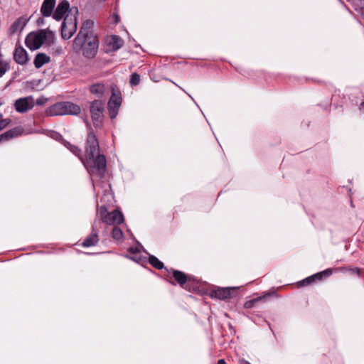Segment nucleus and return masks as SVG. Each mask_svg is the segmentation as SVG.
Masks as SVG:
<instances>
[{
    "label": "nucleus",
    "mask_w": 364,
    "mask_h": 364,
    "mask_svg": "<svg viewBox=\"0 0 364 364\" xmlns=\"http://www.w3.org/2000/svg\"><path fill=\"white\" fill-rule=\"evenodd\" d=\"M87 126L90 132L86 139L85 159L82 155V150L78 146L65 140L60 134H55L62 140L63 145L80 159L91 175L102 178L107 169L106 157L104 154H100L99 141L90 124L87 123Z\"/></svg>",
    "instance_id": "nucleus-1"
},
{
    "label": "nucleus",
    "mask_w": 364,
    "mask_h": 364,
    "mask_svg": "<svg viewBox=\"0 0 364 364\" xmlns=\"http://www.w3.org/2000/svg\"><path fill=\"white\" fill-rule=\"evenodd\" d=\"M73 50L81 53L85 58H94L98 51L99 40L96 35L76 36L73 43Z\"/></svg>",
    "instance_id": "nucleus-2"
},
{
    "label": "nucleus",
    "mask_w": 364,
    "mask_h": 364,
    "mask_svg": "<svg viewBox=\"0 0 364 364\" xmlns=\"http://www.w3.org/2000/svg\"><path fill=\"white\" fill-rule=\"evenodd\" d=\"M81 111L79 105L71 102H60L50 106L46 109L48 116H60V115H77Z\"/></svg>",
    "instance_id": "nucleus-3"
},
{
    "label": "nucleus",
    "mask_w": 364,
    "mask_h": 364,
    "mask_svg": "<svg viewBox=\"0 0 364 364\" xmlns=\"http://www.w3.org/2000/svg\"><path fill=\"white\" fill-rule=\"evenodd\" d=\"M78 10L75 9V14H67L61 25V37L65 40L70 39L77 30V14Z\"/></svg>",
    "instance_id": "nucleus-4"
},
{
    "label": "nucleus",
    "mask_w": 364,
    "mask_h": 364,
    "mask_svg": "<svg viewBox=\"0 0 364 364\" xmlns=\"http://www.w3.org/2000/svg\"><path fill=\"white\" fill-rule=\"evenodd\" d=\"M105 111V102L101 100H95L91 102L90 112L93 125L97 129H100L103 125Z\"/></svg>",
    "instance_id": "nucleus-5"
},
{
    "label": "nucleus",
    "mask_w": 364,
    "mask_h": 364,
    "mask_svg": "<svg viewBox=\"0 0 364 364\" xmlns=\"http://www.w3.org/2000/svg\"><path fill=\"white\" fill-rule=\"evenodd\" d=\"M45 31L41 29L36 32H31L25 39L26 46L31 50L40 48L45 42Z\"/></svg>",
    "instance_id": "nucleus-6"
},
{
    "label": "nucleus",
    "mask_w": 364,
    "mask_h": 364,
    "mask_svg": "<svg viewBox=\"0 0 364 364\" xmlns=\"http://www.w3.org/2000/svg\"><path fill=\"white\" fill-rule=\"evenodd\" d=\"M122 104V97L119 92L117 94L114 90H112V95L107 103L109 115L111 119H114L118 114L119 107Z\"/></svg>",
    "instance_id": "nucleus-7"
},
{
    "label": "nucleus",
    "mask_w": 364,
    "mask_h": 364,
    "mask_svg": "<svg viewBox=\"0 0 364 364\" xmlns=\"http://www.w3.org/2000/svg\"><path fill=\"white\" fill-rule=\"evenodd\" d=\"M165 269L168 272L167 277H169L171 274L174 279L173 281H169L170 284L172 285L178 284L182 288L186 287V284L188 282L189 278L184 272L173 269H168L165 268Z\"/></svg>",
    "instance_id": "nucleus-8"
},
{
    "label": "nucleus",
    "mask_w": 364,
    "mask_h": 364,
    "mask_svg": "<svg viewBox=\"0 0 364 364\" xmlns=\"http://www.w3.org/2000/svg\"><path fill=\"white\" fill-rule=\"evenodd\" d=\"M333 273V270L330 268L326 269L323 271L314 274L310 277L305 278L304 279L299 282L300 286H306L311 284L316 281H321L323 278L330 277Z\"/></svg>",
    "instance_id": "nucleus-9"
},
{
    "label": "nucleus",
    "mask_w": 364,
    "mask_h": 364,
    "mask_svg": "<svg viewBox=\"0 0 364 364\" xmlns=\"http://www.w3.org/2000/svg\"><path fill=\"white\" fill-rule=\"evenodd\" d=\"M237 293L235 288H218L211 291V296L220 300H225L235 296Z\"/></svg>",
    "instance_id": "nucleus-10"
},
{
    "label": "nucleus",
    "mask_w": 364,
    "mask_h": 364,
    "mask_svg": "<svg viewBox=\"0 0 364 364\" xmlns=\"http://www.w3.org/2000/svg\"><path fill=\"white\" fill-rule=\"evenodd\" d=\"M14 107L18 112L24 113L33 108V100L31 97L19 98L16 100Z\"/></svg>",
    "instance_id": "nucleus-11"
},
{
    "label": "nucleus",
    "mask_w": 364,
    "mask_h": 364,
    "mask_svg": "<svg viewBox=\"0 0 364 364\" xmlns=\"http://www.w3.org/2000/svg\"><path fill=\"white\" fill-rule=\"evenodd\" d=\"M67 12H68V14L71 12L70 4L67 0H63L60 1L55 8L53 14V18L56 21H60L64 17Z\"/></svg>",
    "instance_id": "nucleus-12"
},
{
    "label": "nucleus",
    "mask_w": 364,
    "mask_h": 364,
    "mask_svg": "<svg viewBox=\"0 0 364 364\" xmlns=\"http://www.w3.org/2000/svg\"><path fill=\"white\" fill-rule=\"evenodd\" d=\"M97 222L95 221L92 227V232L86 237L82 243L83 247L95 246L99 242V236L95 230Z\"/></svg>",
    "instance_id": "nucleus-13"
},
{
    "label": "nucleus",
    "mask_w": 364,
    "mask_h": 364,
    "mask_svg": "<svg viewBox=\"0 0 364 364\" xmlns=\"http://www.w3.org/2000/svg\"><path fill=\"white\" fill-rule=\"evenodd\" d=\"M14 59L19 65H25L28 61L27 51L21 46L16 47L14 53Z\"/></svg>",
    "instance_id": "nucleus-14"
},
{
    "label": "nucleus",
    "mask_w": 364,
    "mask_h": 364,
    "mask_svg": "<svg viewBox=\"0 0 364 364\" xmlns=\"http://www.w3.org/2000/svg\"><path fill=\"white\" fill-rule=\"evenodd\" d=\"M28 20L25 17L18 18L10 26L9 34L13 36L17 32H21L27 24Z\"/></svg>",
    "instance_id": "nucleus-15"
},
{
    "label": "nucleus",
    "mask_w": 364,
    "mask_h": 364,
    "mask_svg": "<svg viewBox=\"0 0 364 364\" xmlns=\"http://www.w3.org/2000/svg\"><path fill=\"white\" fill-rule=\"evenodd\" d=\"M55 0H44L41 7V13L43 17H49L52 15L55 6Z\"/></svg>",
    "instance_id": "nucleus-16"
},
{
    "label": "nucleus",
    "mask_w": 364,
    "mask_h": 364,
    "mask_svg": "<svg viewBox=\"0 0 364 364\" xmlns=\"http://www.w3.org/2000/svg\"><path fill=\"white\" fill-rule=\"evenodd\" d=\"M23 132V129L20 127H17L11 129L4 133L0 134V142L9 141L14 137L21 135Z\"/></svg>",
    "instance_id": "nucleus-17"
},
{
    "label": "nucleus",
    "mask_w": 364,
    "mask_h": 364,
    "mask_svg": "<svg viewBox=\"0 0 364 364\" xmlns=\"http://www.w3.org/2000/svg\"><path fill=\"white\" fill-rule=\"evenodd\" d=\"M94 26V22L92 20H86L82 25L78 33L77 36H89L91 35H95L94 31L92 30Z\"/></svg>",
    "instance_id": "nucleus-18"
},
{
    "label": "nucleus",
    "mask_w": 364,
    "mask_h": 364,
    "mask_svg": "<svg viewBox=\"0 0 364 364\" xmlns=\"http://www.w3.org/2000/svg\"><path fill=\"white\" fill-rule=\"evenodd\" d=\"M123 40L116 35L111 36L109 39L107 41V45L112 51L117 50L123 46Z\"/></svg>",
    "instance_id": "nucleus-19"
},
{
    "label": "nucleus",
    "mask_w": 364,
    "mask_h": 364,
    "mask_svg": "<svg viewBox=\"0 0 364 364\" xmlns=\"http://www.w3.org/2000/svg\"><path fill=\"white\" fill-rule=\"evenodd\" d=\"M50 61V58L45 53H38L34 59L33 64L36 68H41L44 64Z\"/></svg>",
    "instance_id": "nucleus-20"
},
{
    "label": "nucleus",
    "mask_w": 364,
    "mask_h": 364,
    "mask_svg": "<svg viewBox=\"0 0 364 364\" xmlns=\"http://www.w3.org/2000/svg\"><path fill=\"white\" fill-rule=\"evenodd\" d=\"M89 90L97 97H102L105 92V86L103 83H95L90 86Z\"/></svg>",
    "instance_id": "nucleus-21"
},
{
    "label": "nucleus",
    "mask_w": 364,
    "mask_h": 364,
    "mask_svg": "<svg viewBox=\"0 0 364 364\" xmlns=\"http://www.w3.org/2000/svg\"><path fill=\"white\" fill-rule=\"evenodd\" d=\"M112 224L119 225L124 221V215L122 213L116 209L111 212Z\"/></svg>",
    "instance_id": "nucleus-22"
},
{
    "label": "nucleus",
    "mask_w": 364,
    "mask_h": 364,
    "mask_svg": "<svg viewBox=\"0 0 364 364\" xmlns=\"http://www.w3.org/2000/svg\"><path fill=\"white\" fill-rule=\"evenodd\" d=\"M10 63L7 60H4L3 55L0 53V78L10 70Z\"/></svg>",
    "instance_id": "nucleus-23"
},
{
    "label": "nucleus",
    "mask_w": 364,
    "mask_h": 364,
    "mask_svg": "<svg viewBox=\"0 0 364 364\" xmlns=\"http://www.w3.org/2000/svg\"><path fill=\"white\" fill-rule=\"evenodd\" d=\"M149 264L156 268V269H162L164 267V263L161 262L154 255H149Z\"/></svg>",
    "instance_id": "nucleus-24"
},
{
    "label": "nucleus",
    "mask_w": 364,
    "mask_h": 364,
    "mask_svg": "<svg viewBox=\"0 0 364 364\" xmlns=\"http://www.w3.org/2000/svg\"><path fill=\"white\" fill-rule=\"evenodd\" d=\"M112 237L114 240H120L123 238L124 234L121 228L119 227L114 226L111 232Z\"/></svg>",
    "instance_id": "nucleus-25"
},
{
    "label": "nucleus",
    "mask_w": 364,
    "mask_h": 364,
    "mask_svg": "<svg viewBox=\"0 0 364 364\" xmlns=\"http://www.w3.org/2000/svg\"><path fill=\"white\" fill-rule=\"evenodd\" d=\"M42 31H45L46 32V37H45V43H47L48 45H50L53 43L55 40V33L52 31H50L49 28L46 29H41Z\"/></svg>",
    "instance_id": "nucleus-26"
},
{
    "label": "nucleus",
    "mask_w": 364,
    "mask_h": 364,
    "mask_svg": "<svg viewBox=\"0 0 364 364\" xmlns=\"http://www.w3.org/2000/svg\"><path fill=\"white\" fill-rule=\"evenodd\" d=\"M140 82V75L136 73H134L130 76L129 83L131 86H136Z\"/></svg>",
    "instance_id": "nucleus-27"
},
{
    "label": "nucleus",
    "mask_w": 364,
    "mask_h": 364,
    "mask_svg": "<svg viewBox=\"0 0 364 364\" xmlns=\"http://www.w3.org/2000/svg\"><path fill=\"white\" fill-rule=\"evenodd\" d=\"M263 299V297H257V298H255V299H250L249 301H247L245 304H244V307L245 309H252L255 306V305L260 300H262Z\"/></svg>",
    "instance_id": "nucleus-28"
},
{
    "label": "nucleus",
    "mask_w": 364,
    "mask_h": 364,
    "mask_svg": "<svg viewBox=\"0 0 364 364\" xmlns=\"http://www.w3.org/2000/svg\"><path fill=\"white\" fill-rule=\"evenodd\" d=\"M129 252L131 253V254H134L135 255L134 256H132V257H130V258L137 262H139V260L141 259V257L140 256H138L137 255V253H138V250L137 248H134V247H130L129 250Z\"/></svg>",
    "instance_id": "nucleus-29"
},
{
    "label": "nucleus",
    "mask_w": 364,
    "mask_h": 364,
    "mask_svg": "<svg viewBox=\"0 0 364 364\" xmlns=\"http://www.w3.org/2000/svg\"><path fill=\"white\" fill-rule=\"evenodd\" d=\"M99 210H100V215L101 220L105 219L106 216H107L108 213H109L107 207L105 205H102L100 208Z\"/></svg>",
    "instance_id": "nucleus-30"
},
{
    "label": "nucleus",
    "mask_w": 364,
    "mask_h": 364,
    "mask_svg": "<svg viewBox=\"0 0 364 364\" xmlns=\"http://www.w3.org/2000/svg\"><path fill=\"white\" fill-rule=\"evenodd\" d=\"M11 122L10 119H3V116L0 118V131L6 128Z\"/></svg>",
    "instance_id": "nucleus-31"
},
{
    "label": "nucleus",
    "mask_w": 364,
    "mask_h": 364,
    "mask_svg": "<svg viewBox=\"0 0 364 364\" xmlns=\"http://www.w3.org/2000/svg\"><path fill=\"white\" fill-rule=\"evenodd\" d=\"M187 277L189 278L188 282L186 284V287H184L185 289L188 290V291H191V288L190 286V284L191 282L194 280L193 277L191 275H187Z\"/></svg>",
    "instance_id": "nucleus-32"
},
{
    "label": "nucleus",
    "mask_w": 364,
    "mask_h": 364,
    "mask_svg": "<svg viewBox=\"0 0 364 364\" xmlns=\"http://www.w3.org/2000/svg\"><path fill=\"white\" fill-rule=\"evenodd\" d=\"M102 221L107 225H112L111 213H108V215L106 216L105 219H102Z\"/></svg>",
    "instance_id": "nucleus-33"
},
{
    "label": "nucleus",
    "mask_w": 364,
    "mask_h": 364,
    "mask_svg": "<svg viewBox=\"0 0 364 364\" xmlns=\"http://www.w3.org/2000/svg\"><path fill=\"white\" fill-rule=\"evenodd\" d=\"M353 274H355L357 275H360V269L358 268H351L349 269Z\"/></svg>",
    "instance_id": "nucleus-34"
},
{
    "label": "nucleus",
    "mask_w": 364,
    "mask_h": 364,
    "mask_svg": "<svg viewBox=\"0 0 364 364\" xmlns=\"http://www.w3.org/2000/svg\"><path fill=\"white\" fill-rule=\"evenodd\" d=\"M44 23V19L43 18H39L38 20H37V23L38 25H41Z\"/></svg>",
    "instance_id": "nucleus-35"
},
{
    "label": "nucleus",
    "mask_w": 364,
    "mask_h": 364,
    "mask_svg": "<svg viewBox=\"0 0 364 364\" xmlns=\"http://www.w3.org/2000/svg\"><path fill=\"white\" fill-rule=\"evenodd\" d=\"M218 364H226V362L224 359H220L218 361Z\"/></svg>",
    "instance_id": "nucleus-36"
},
{
    "label": "nucleus",
    "mask_w": 364,
    "mask_h": 364,
    "mask_svg": "<svg viewBox=\"0 0 364 364\" xmlns=\"http://www.w3.org/2000/svg\"><path fill=\"white\" fill-rule=\"evenodd\" d=\"M240 364H251L250 363H249L248 361L247 360H242L240 361Z\"/></svg>",
    "instance_id": "nucleus-37"
},
{
    "label": "nucleus",
    "mask_w": 364,
    "mask_h": 364,
    "mask_svg": "<svg viewBox=\"0 0 364 364\" xmlns=\"http://www.w3.org/2000/svg\"><path fill=\"white\" fill-rule=\"evenodd\" d=\"M359 109H364V101H363V102H362L360 104Z\"/></svg>",
    "instance_id": "nucleus-38"
},
{
    "label": "nucleus",
    "mask_w": 364,
    "mask_h": 364,
    "mask_svg": "<svg viewBox=\"0 0 364 364\" xmlns=\"http://www.w3.org/2000/svg\"><path fill=\"white\" fill-rule=\"evenodd\" d=\"M361 16H363V19H364V7H361Z\"/></svg>",
    "instance_id": "nucleus-39"
},
{
    "label": "nucleus",
    "mask_w": 364,
    "mask_h": 364,
    "mask_svg": "<svg viewBox=\"0 0 364 364\" xmlns=\"http://www.w3.org/2000/svg\"><path fill=\"white\" fill-rule=\"evenodd\" d=\"M57 51H58V52H61V51H62V48H60L59 49H57Z\"/></svg>",
    "instance_id": "nucleus-40"
},
{
    "label": "nucleus",
    "mask_w": 364,
    "mask_h": 364,
    "mask_svg": "<svg viewBox=\"0 0 364 364\" xmlns=\"http://www.w3.org/2000/svg\"><path fill=\"white\" fill-rule=\"evenodd\" d=\"M57 51H58V52H61V51H62V48H60L59 49H57Z\"/></svg>",
    "instance_id": "nucleus-41"
},
{
    "label": "nucleus",
    "mask_w": 364,
    "mask_h": 364,
    "mask_svg": "<svg viewBox=\"0 0 364 364\" xmlns=\"http://www.w3.org/2000/svg\"><path fill=\"white\" fill-rule=\"evenodd\" d=\"M57 51H58V52H61V51H62V48H60L59 49H57Z\"/></svg>",
    "instance_id": "nucleus-42"
},
{
    "label": "nucleus",
    "mask_w": 364,
    "mask_h": 364,
    "mask_svg": "<svg viewBox=\"0 0 364 364\" xmlns=\"http://www.w3.org/2000/svg\"><path fill=\"white\" fill-rule=\"evenodd\" d=\"M37 104H38V105H41V102H40L38 100V101H37Z\"/></svg>",
    "instance_id": "nucleus-43"
},
{
    "label": "nucleus",
    "mask_w": 364,
    "mask_h": 364,
    "mask_svg": "<svg viewBox=\"0 0 364 364\" xmlns=\"http://www.w3.org/2000/svg\"><path fill=\"white\" fill-rule=\"evenodd\" d=\"M174 84L176 85V86H178V87H179V86L178 85V84H176V83H174ZM180 88H181V90H183L181 87H180Z\"/></svg>",
    "instance_id": "nucleus-44"
},
{
    "label": "nucleus",
    "mask_w": 364,
    "mask_h": 364,
    "mask_svg": "<svg viewBox=\"0 0 364 364\" xmlns=\"http://www.w3.org/2000/svg\"><path fill=\"white\" fill-rule=\"evenodd\" d=\"M1 117H2V114H0V118H1Z\"/></svg>",
    "instance_id": "nucleus-45"
}]
</instances>
